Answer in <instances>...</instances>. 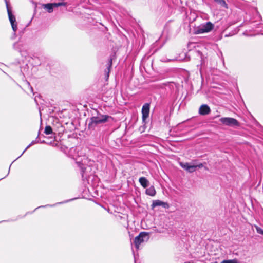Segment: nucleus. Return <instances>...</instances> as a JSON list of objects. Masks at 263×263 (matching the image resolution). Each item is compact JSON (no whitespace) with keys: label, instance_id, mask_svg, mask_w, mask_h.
Here are the masks:
<instances>
[{"label":"nucleus","instance_id":"obj_24","mask_svg":"<svg viewBox=\"0 0 263 263\" xmlns=\"http://www.w3.org/2000/svg\"><path fill=\"white\" fill-rule=\"evenodd\" d=\"M31 90L32 91H33V89H32V87L31 88Z\"/></svg>","mask_w":263,"mask_h":263},{"label":"nucleus","instance_id":"obj_3","mask_svg":"<svg viewBox=\"0 0 263 263\" xmlns=\"http://www.w3.org/2000/svg\"><path fill=\"white\" fill-rule=\"evenodd\" d=\"M214 28V25L210 22L201 24L196 30L195 33L196 34L207 33L211 31Z\"/></svg>","mask_w":263,"mask_h":263},{"label":"nucleus","instance_id":"obj_21","mask_svg":"<svg viewBox=\"0 0 263 263\" xmlns=\"http://www.w3.org/2000/svg\"><path fill=\"white\" fill-rule=\"evenodd\" d=\"M32 145V144L30 143V144H29L28 145V146L25 148V149L23 151V152L22 153V154H23V153L25 152V151L30 146H31Z\"/></svg>","mask_w":263,"mask_h":263},{"label":"nucleus","instance_id":"obj_17","mask_svg":"<svg viewBox=\"0 0 263 263\" xmlns=\"http://www.w3.org/2000/svg\"><path fill=\"white\" fill-rule=\"evenodd\" d=\"M256 231L258 233L263 235V230L258 226H255Z\"/></svg>","mask_w":263,"mask_h":263},{"label":"nucleus","instance_id":"obj_1","mask_svg":"<svg viewBox=\"0 0 263 263\" xmlns=\"http://www.w3.org/2000/svg\"><path fill=\"white\" fill-rule=\"evenodd\" d=\"M109 118H110V117L108 115L101 114L96 117H92L90 119V122L88 124V128H94L97 124L106 122Z\"/></svg>","mask_w":263,"mask_h":263},{"label":"nucleus","instance_id":"obj_15","mask_svg":"<svg viewBox=\"0 0 263 263\" xmlns=\"http://www.w3.org/2000/svg\"><path fill=\"white\" fill-rule=\"evenodd\" d=\"M216 3L220 4L221 6L227 7V4L224 0H214Z\"/></svg>","mask_w":263,"mask_h":263},{"label":"nucleus","instance_id":"obj_22","mask_svg":"<svg viewBox=\"0 0 263 263\" xmlns=\"http://www.w3.org/2000/svg\"><path fill=\"white\" fill-rule=\"evenodd\" d=\"M84 171L83 170V171H82V177H84Z\"/></svg>","mask_w":263,"mask_h":263},{"label":"nucleus","instance_id":"obj_20","mask_svg":"<svg viewBox=\"0 0 263 263\" xmlns=\"http://www.w3.org/2000/svg\"><path fill=\"white\" fill-rule=\"evenodd\" d=\"M195 166H196V168L198 167L199 168H201L203 167V164L202 163H200L198 165H195Z\"/></svg>","mask_w":263,"mask_h":263},{"label":"nucleus","instance_id":"obj_14","mask_svg":"<svg viewBox=\"0 0 263 263\" xmlns=\"http://www.w3.org/2000/svg\"><path fill=\"white\" fill-rule=\"evenodd\" d=\"M44 133L47 135H49L52 133V128L50 126H46L45 128Z\"/></svg>","mask_w":263,"mask_h":263},{"label":"nucleus","instance_id":"obj_9","mask_svg":"<svg viewBox=\"0 0 263 263\" xmlns=\"http://www.w3.org/2000/svg\"><path fill=\"white\" fill-rule=\"evenodd\" d=\"M211 109L209 106L206 104L202 105L199 109V114L201 115H206L210 113Z\"/></svg>","mask_w":263,"mask_h":263},{"label":"nucleus","instance_id":"obj_18","mask_svg":"<svg viewBox=\"0 0 263 263\" xmlns=\"http://www.w3.org/2000/svg\"><path fill=\"white\" fill-rule=\"evenodd\" d=\"M256 231L258 233L263 235V230L258 226H255Z\"/></svg>","mask_w":263,"mask_h":263},{"label":"nucleus","instance_id":"obj_10","mask_svg":"<svg viewBox=\"0 0 263 263\" xmlns=\"http://www.w3.org/2000/svg\"><path fill=\"white\" fill-rule=\"evenodd\" d=\"M158 206H162L165 209H168L170 206L167 202H164L159 200H154L152 205V208H154Z\"/></svg>","mask_w":263,"mask_h":263},{"label":"nucleus","instance_id":"obj_19","mask_svg":"<svg viewBox=\"0 0 263 263\" xmlns=\"http://www.w3.org/2000/svg\"><path fill=\"white\" fill-rule=\"evenodd\" d=\"M76 150V148H72L70 149V154L72 155V157L73 159H76V157H75V155H72V154L73 153V152H75Z\"/></svg>","mask_w":263,"mask_h":263},{"label":"nucleus","instance_id":"obj_25","mask_svg":"<svg viewBox=\"0 0 263 263\" xmlns=\"http://www.w3.org/2000/svg\"><path fill=\"white\" fill-rule=\"evenodd\" d=\"M185 263H191V262L190 261V262H185Z\"/></svg>","mask_w":263,"mask_h":263},{"label":"nucleus","instance_id":"obj_23","mask_svg":"<svg viewBox=\"0 0 263 263\" xmlns=\"http://www.w3.org/2000/svg\"><path fill=\"white\" fill-rule=\"evenodd\" d=\"M34 143H35V142H34V141H33L31 143V144L32 145L34 144Z\"/></svg>","mask_w":263,"mask_h":263},{"label":"nucleus","instance_id":"obj_12","mask_svg":"<svg viewBox=\"0 0 263 263\" xmlns=\"http://www.w3.org/2000/svg\"><path fill=\"white\" fill-rule=\"evenodd\" d=\"M145 192L147 195L151 196H155L156 193L155 187L153 186H151L149 188L147 189Z\"/></svg>","mask_w":263,"mask_h":263},{"label":"nucleus","instance_id":"obj_16","mask_svg":"<svg viewBox=\"0 0 263 263\" xmlns=\"http://www.w3.org/2000/svg\"><path fill=\"white\" fill-rule=\"evenodd\" d=\"M221 263H237V260L236 259L232 260H224Z\"/></svg>","mask_w":263,"mask_h":263},{"label":"nucleus","instance_id":"obj_5","mask_svg":"<svg viewBox=\"0 0 263 263\" xmlns=\"http://www.w3.org/2000/svg\"><path fill=\"white\" fill-rule=\"evenodd\" d=\"M220 122L223 124L229 126H239V122L237 120L233 118L223 117L219 119Z\"/></svg>","mask_w":263,"mask_h":263},{"label":"nucleus","instance_id":"obj_7","mask_svg":"<svg viewBox=\"0 0 263 263\" xmlns=\"http://www.w3.org/2000/svg\"><path fill=\"white\" fill-rule=\"evenodd\" d=\"M180 165L182 168L190 173H193L196 171V166L195 165H191L189 163L180 162Z\"/></svg>","mask_w":263,"mask_h":263},{"label":"nucleus","instance_id":"obj_4","mask_svg":"<svg viewBox=\"0 0 263 263\" xmlns=\"http://www.w3.org/2000/svg\"><path fill=\"white\" fill-rule=\"evenodd\" d=\"M7 9V12L9 16V19L10 22L12 29L14 32V35L15 36L16 34V31L17 30V24L16 23V20L15 16L12 14L11 10H10L9 5H8V2L7 0H5Z\"/></svg>","mask_w":263,"mask_h":263},{"label":"nucleus","instance_id":"obj_6","mask_svg":"<svg viewBox=\"0 0 263 263\" xmlns=\"http://www.w3.org/2000/svg\"><path fill=\"white\" fill-rule=\"evenodd\" d=\"M65 5V3H48L42 5V7L46 9L48 12L51 13L53 11L54 7Z\"/></svg>","mask_w":263,"mask_h":263},{"label":"nucleus","instance_id":"obj_2","mask_svg":"<svg viewBox=\"0 0 263 263\" xmlns=\"http://www.w3.org/2000/svg\"><path fill=\"white\" fill-rule=\"evenodd\" d=\"M149 238V233L146 232H140L138 236L135 238L134 243L137 249H139V245L145 241H147Z\"/></svg>","mask_w":263,"mask_h":263},{"label":"nucleus","instance_id":"obj_13","mask_svg":"<svg viewBox=\"0 0 263 263\" xmlns=\"http://www.w3.org/2000/svg\"><path fill=\"white\" fill-rule=\"evenodd\" d=\"M112 66V59H109L108 62L107 63V66L106 69L105 70V73L106 75V77L108 78L109 77V74L110 70V68Z\"/></svg>","mask_w":263,"mask_h":263},{"label":"nucleus","instance_id":"obj_8","mask_svg":"<svg viewBox=\"0 0 263 263\" xmlns=\"http://www.w3.org/2000/svg\"><path fill=\"white\" fill-rule=\"evenodd\" d=\"M142 119L143 120L148 118L149 114V104L145 103L142 108Z\"/></svg>","mask_w":263,"mask_h":263},{"label":"nucleus","instance_id":"obj_11","mask_svg":"<svg viewBox=\"0 0 263 263\" xmlns=\"http://www.w3.org/2000/svg\"><path fill=\"white\" fill-rule=\"evenodd\" d=\"M141 185L144 189L146 188L149 184L148 180L144 177H141L139 179Z\"/></svg>","mask_w":263,"mask_h":263}]
</instances>
